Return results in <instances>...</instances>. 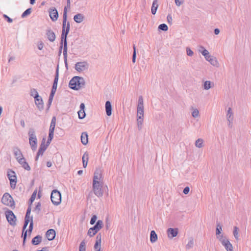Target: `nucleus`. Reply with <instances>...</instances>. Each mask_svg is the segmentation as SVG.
I'll return each instance as SVG.
<instances>
[{"mask_svg": "<svg viewBox=\"0 0 251 251\" xmlns=\"http://www.w3.org/2000/svg\"><path fill=\"white\" fill-rule=\"evenodd\" d=\"M86 243L84 241H82L79 247V251H86Z\"/></svg>", "mask_w": 251, "mask_h": 251, "instance_id": "obj_47", "label": "nucleus"}, {"mask_svg": "<svg viewBox=\"0 0 251 251\" xmlns=\"http://www.w3.org/2000/svg\"><path fill=\"white\" fill-rule=\"evenodd\" d=\"M98 182H102V172L100 169H97L94 173L93 183L95 184Z\"/></svg>", "mask_w": 251, "mask_h": 251, "instance_id": "obj_13", "label": "nucleus"}, {"mask_svg": "<svg viewBox=\"0 0 251 251\" xmlns=\"http://www.w3.org/2000/svg\"><path fill=\"white\" fill-rule=\"evenodd\" d=\"M226 118L228 122L233 121V114L232 112L231 108L229 107L226 114Z\"/></svg>", "mask_w": 251, "mask_h": 251, "instance_id": "obj_31", "label": "nucleus"}, {"mask_svg": "<svg viewBox=\"0 0 251 251\" xmlns=\"http://www.w3.org/2000/svg\"><path fill=\"white\" fill-rule=\"evenodd\" d=\"M56 124V118L53 117L52 118L51 123L50 126L49 133L48 136V143H50L51 140L53 138L54 131Z\"/></svg>", "mask_w": 251, "mask_h": 251, "instance_id": "obj_7", "label": "nucleus"}, {"mask_svg": "<svg viewBox=\"0 0 251 251\" xmlns=\"http://www.w3.org/2000/svg\"><path fill=\"white\" fill-rule=\"evenodd\" d=\"M37 46H38V49L39 50H42L44 47V44L42 41H40L38 43Z\"/></svg>", "mask_w": 251, "mask_h": 251, "instance_id": "obj_58", "label": "nucleus"}, {"mask_svg": "<svg viewBox=\"0 0 251 251\" xmlns=\"http://www.w3.org/2000/svg\"><path fill=\"white\" fill-rule=\"evenodd\" d=\"M3 18L6 19L7 20V21L8 22V23H12V21H13V20L10 18V17H9L7 15H5V14H4L3 15Z\"/></svg>", "mask_w": 251, "mask_h": 251, "instance_id": "obj_57", "label": "nucleus"}, {"mask_svg": "<svg viewBox=\"0 0 251 251\" xmlns=\"http://www.w3.org/2000/svg\"><path fill=\"white\" fill-rule=\"evenodd\" d=\"M85 82L82 77L75 76L73 77L69 82V86L70 88L78 90L84 87Z\"/></svg>", "mask_w": 251, "mask_h": 251, "instance_id": "obj_1", "label": "nucleus"}, {"mask_svg": "<svg viewBox=\"0 0 251 251\" xmlns=\"http://www.w3.org/2000/svg\"><path fill=\"white\" fill-rule=\"evenodd\" d=\"M102 221L101 220L98 221L93 227L89 228L87 232L88 235L90 237H93L102 227Z\"/></svg>", "mask_w": 251, "mask_h": 251, "instance_id": "obj_5", "label": "nucleus"}, {"mask_svg": "<svg viewBox=\"0 0 251 251\" xmlns=\"http://www.w3.org/2000/svg\"><path fill=\"white\" fill-rule=\"evenodd\" d=\"M5 216L9 224L11 226H15L16 224V218L13 212L10 210L5 211Z\"/></svg>", "mask_w": 251, "mask_h": 251, "instance_id": "obj_8", "label": "nucleus"}, {"mask_svg": "<svg viewBox=\"0 0 251 251\" xmlns=\"http://www.w3.org/2000/svg\"><path fill=\"white\" fill-rule=\"evenodd\" d=\"M239 229L238 227H237V226L234 227V230H233V235H234L235 238L237 241L239 239Z\"/></svg>", "mask_w": 251, "mask_h": 251, "instance_id": "obj_42", "label": "nucleus"}, {"mask_svg": "<svg viewBox=\"0 0 251 251\" xmlns=\"http://www.w3.org/2000/svg\"><path fill=\"white\" fill-rule=\"evenodd\" d=\"M15 59V57L14 56H9L8 58V63L11 62L12 61H14Z\"/></svg>", "mask_w": 251, "mask_h": 251, "instance_id": "obj_64", "label": "nucleus"}, {"mask_svg": "<svg viewBox=\"0 0 251 251\" xmlns=\"http://www.w3.org/2000/svg\"><path fill=\"white\" fill-rule=\"evenodd\" d=\"M194 246V240L192 238L189 239L188 244L186 245V249L189 250L191 249Z\"/></svg>", "mask_w": 251, "mask_h": 251, "instance_id": "obj_43", "label": "nucleus"}, {"mask_svg": "<svg viewBox=\"0 0 251 251\" xmlns=\"http://www.w3.org/2000/svg\"><path fill=\"white\" fill-rule=\"evenodd\" d=\"M46 236L50 241L52 240L55 237V231L53 229H49L46 233Z\"/></svg>", "mask_w": 251, "mask_h": 251, "instance_id": "obj_24", "label": "nucleus"}, {"mask_svg": "<svg viewBox=\"0 0 251 251\" xmlns=\"http://www.w3.org/2000/svg\"><path fill=\"white\" fill-rule=\"evenodd\" d=\"M144 117L138 116L137 117V127L138 129L140 130L142 128Z\"/></svg>", "mask_w": 251, "mask_h": 251, "instance_id": "obj_35", "label": "nucleus"}, {"mask_svg": "<svg viewBox=\"0 0 251 251\" xmlns=\"http://www.w3.org/2000/svg\"><path fill=\"white\" fill-rule=\"evenodd\" d=\"M29 222H30V224H29V226L28 227V229L26 230L25 231V230L24 232L23 231L22 236L23 237V244H24L25 243V240H26V238L27 237V232H28L29 235H30L31 234V233L33 229V220H30Z\"/></svg>", "mask_w": 251, "mask_h": 251, "instance_id": "obj_15", "label": "nucleus"}, {"mask_svg": "<svg viewBox=\"0 0 251 251\" xmlns=\"http://www.w3.org/2000/svg\"><path fill=\"white\" fill-rule=\"evenodd\" d=\"M189 191H190V188L188 186H187L184 188V189H183V192L184 194H187L189 193Z\"/></svg>", "mask_w": 251, "mask_h": 251, "instance_id": "obj_60", "label": "nucleus"}, {"mask_svg": "<svg viewBox=\"0 0 251 251\" xmlns=\"http://www.w3.org/2000/svg\"><path fill=\"white\" fill-rule=\"evenodd\" d=\"M36 193L35 192H34L32 195H31L30 198V201L31 202V203H32L35 200V197H36Z\"/></svg>", "mask_w": 251, "mask_h": 251, "instance_id": "obj_59", "label": "nucleus"}, {"mask_svg": "<svg viewBox=\"0 0 251 251\" xmlns=\"http://www.w3.org/2000/svg\"><path fill=\"white\" fill-rule=\"evenodd\" d=\"M42 241V236L40 235H37L34 237L32 240V244L34 245H38Z\"/></svg>", "mask_w": 251, "mask_h": 251, "instance_id": "obj_33", "label": "nucleus"}, {"mask_svg": "<svg viewBox=\"0 0 251 251\" xmlns=\"http://www.w3.org/2000/svg\"><path fill=\"white\" fill-rule=\"evenodd\" d=\"M195 146L199 148H201L203 146V140L201 138L197 139L195 142Z\"/></svg>", "mask_w": 251, "mask_h": 251, "instance_id": "obj_39", "label": "nucleus"}, {"mask_svg": "<svg viewBox=\"0 0 251 251\" xmlns=\"http://www.w3.org/2000/svg\"><path fill=\"white\" fill-rule=\"evenodd\" d=\"M137 107H144L143 99L141 96L139 97Z\"/></svg>", "mask_w": 251, "mask_h": 251, "instance_id": "obj_49", "label": "nucleus"}, {"mask_svg": "<svg viewBox=\"0 0 251 251\" xmlns=\"http://www.w3.org/2000/svg\"><path fill=\"white\" fill-rule=\"evenodd\" d=\"M178 228H169L167 230L168 238L172 239L173 238L176 237L178 234Z\"/></svg>", "mask_w": 251, "mask_h": 251, "instance_id": "obj_18", "label": "nucleus"}, {"mask_svg": "<svg viewBox=\"0 0 251 251\" xmlns=\"http://www.w3.org/2000/svg\"><path fill=\"white\" fill-rule=\"evenodd\" d=\"M29 142L31 148L33 151L37 149V140L33 129H30L28 131Z\"/></svg>", "mask_w": 251, "mask_h": 251, "instance_id": "obj_3", "label": "nucleus"}, {"mask_svg": "<svg viewBox=\"0 0 251 251\" xmlns=\"http://www.w3.org/2000/svg\"><path fill=\"white\" fill-rule=\"evenodd\" d=\"M13 153L17 161L24 158L21 151L17 147L13 148Z\"/></svg>", "mask_w": 251, "mask_h": 251, "instance_id": "obj_19", "label": "nucleus"}, {"mask_svg": "<svg viewBox=\"0 0 251 251\" xmlns=\"http://www.w3.org/2000/svg\"><path fill=\"white\" fill-rule=\"evenodd\" d=\"M133 53L132 55V62L133 63L135 62L136 61V48L135 46H133Z\"/></svg>", "mask_w": 251, "mask_h": 251, "instance_id": "obj_53", "label": "nucleus"}, {"mask_svg": "<svg viewBox=\"0 0 251 251\" xmlns=\"http://www.w3.org/2000/svg\"><path fill=\"white\" fill-rule=\"evenodd\" d=\"M157 240V235L154 230H152L150 234V241L151 242L153 243Z\"/></svg>", "mask_w": 251, "mask_h": 251, "instance_id": "obj_32", "label": "nucleus"}, {"mask_svg": "<svg viewBox=\"0 0 251 251\" xmlns=\"http://www.w3.org/2000/svg\"><path fill=\"white\" fill-rule=\"evenodd\" d=\"M49 15L51 20L54 22L56 21L58 18V11L55 7H51L49 9Z\"/></svg>", "mask_w": 251, "mask_h": 251, "instance_id": "obj_14", "label": "nucleus"}, {"mask_svg": "<svg viewBox=\"0 0 251 251\" xmlns=\"http://www.w3.org/2000/svg\"><path fill=\"white\" fill-rule=\"evenodd\" d=\"M67 7H65L63 11V22H62V30L64 29V31H65V28L66 27V25L67 24Z\"/></svg>", "mask_w": 251, "mask_h": 251, "instance_id": "obj_26", "label": "nucleus"}, {"mask_svg": "<svg viewBox=\"0 0 251 251\" xmlns=\"http://www.w3.org/2000/svg\"><path fill=\"white\" fill-rule=\"evenodd\" d=\"M192 115L194 118H197L199 116V111L198 109H195L192 113Z\"/></svg>", "mask_w": 251, "mask_h": 251, "instance_id": "obj_52", "label": "nucleus"}, {"mask_svg": "<svg viewBox=\"0 0 251 251\" xmlns=\"http://www.w3.org/2000/svg\"><path fill=\"white\" fill-rule=\"evenodd\" d=\"M50 199L52 203L54 205H59L61 201V195L60 192L57 190H53L51 193Z\"/></svg>", "mask_w": 251, "mask_h": 251, "instance_id": "obj_4", "label": "nucleus"}, {"mask_svg": "<svg viewBox=\"0 0 251 251\" xmlns=\"http://www.w3.org/2000/svg\"><path fill=\"white\" fill-rule=\"evenodd\" d=\"M186 53L189 56H192L194 54L193 51L188 47L186 48Z\"/></svg>", "mask_w": 251, "mask_h": 251, "instance_id": "obj_54", "label": "nucleus"}, {"mask_svg": "<svg viewBox=\"0 0 251 251\" xmlns=\"http://www.w3.org/2000/svg\"><path fill=\"white\" fill-rule=\"evenodd\" d=\"M89 68V65L85 61L78 62L75 64V68L78 72H82L87 70Z\"/></svg>", "mask_w": 251, "mask_h": 251, "instance_id": "obj_10", "label": "nucleus"}, {"mask_svg": "<svg viewBox=\"0 0 251 251\" xmlns=\"http://www.w3.org/2000/svg\"><path fill=\"white\" fill-rule=\"evenodd\" d=\"M106 113L108 116H110V100H107L105 103Z\"/></svg>", "mask_w": 251, "mask_h": 251, "instance_id": "obj_48", "label": "nucleus"}, {"mask_svg": "<svg viewBox=\"0 0 251 251\" xmlns=\"http://www.w3.org/2000/svg\"><path fill=\"white\" fill-rule=\"evenodd\" d=\"M1 201L5 205L9 206L13 208L15 207L14 201L8 193H5L3 194L1 200Z\"/></svg>", "mask_w": 251, "mask_h": 251, "instance_id": "obj_2", "label": "nucleus"}, {"mask_svg": "<svg viewBox=\"0 0 251 251\" xmlns=\"http://www.w3.org/2000/svg\"><path fill=\"white\" fill-rule=\"evenodd\" d=\"M63 56L64 62L66 66L67 65V41L64 42V47H63Z\"/></svg>", "mask_w": 251, "mask_h": 251, "instance_id": "obj_30", "label": "nucleus"}, {"mask_svg": "<svg viewBox=\"0 0 251 251\" xmlns=\"http://www.w3.org/2000/svg\"><path fill=\"white\" fill-rule=\"evenodd\" d=\"M222 230V226L220 225V224H218L216 229V235H220V234L221 233Z\"/></svg>", "mask_w": 251, "mask_h": 251, "instance_id": "obj_51", "label": "nucleus"}, {"mask_svg": "<svg viewBox=\"0 0 251 251\" xmlns=\"http://www.w3.org/2000/svg\"><path fill=\"white\" fill-rule=\"evenodd\" d=\"M200 49L199 51L204 56L205 59L207 60L211 56L208 52V51L204 49L203 46H200Z\"/></svg>", "mask_w": 251, "mask_h": 251, "instance_id": "obj_25", "label": "nucleus"}, {"mask_svg": "<svg viewBox=\"0 0 251 251\" xmlns=\"http://www.w3.org/2000/svg\"><path fill=\"white\" fill-rule=\"evenodd\" d=\"M35 100V103L38 109L40 111H42L44 109V102L41 97L39 96V98H37Z\"/></svg>", "mask_w": 251, "mask_h": 251, "instance_id": "obj_20", "label": "nucleus"}, {"mask_svg": "<svg viewBox=\"0 0 251 251\" xmlns=\"http://www.w3.org/2000/svg\"><path fill=\"white\" fill-rule=\"evenodd\" d=\"M57 84L53 83L52 89L51 91L56 92L57 89Z\"/></svg>", "mask_w": 251, "mask_h": 251, "instance_id": "obj_63", "label": "nucleus"}, {"mask_svg": "<svg viewBox=\"0 0 251 251\" xmlns=\"http://www.w3.org/2000/svg\"><path fill=\"white\" fill-rule=\"evenodd\" d=\"M207 61L209 62L210 64L214 66L218 67V62L216 57L214 56H211Z\"/></svg>", "mask_w": 251, "mask_h": 251, "instance_id": "obj_36", "label": "nucleus"}, {"mask_svg": "<svg viewBox=\"0 0 251 251\" xmlns=\"http://www.w3.org/2000/svg\"><path fill=\"white\" fill-rule=\"evenodd\" d=\"M97 219V216L95 215H93V216L92 217L91 220H90V224L94 225Z\"/></svg>", "mask_w": 251, "mask_h": 251, "instance_id": "obj_55", "label": "nucleus"}, {"mask_svg": "<svg viewBox=\"0 0 251 251\" xmlns=\"http://www.w3.org/2000/svg\"><path fill=\"white\" fill-rule=\"evenodd\" d=\"M7 176L10 180L11 187L14 189L17 182V177L15 176V173L12 170H9L7 172Z\"/></svg>", "mask_w": 251, "mask_h": 251, "instance_id": "obj_9", "label": "nucleus"}, {"mask_svg": "<svg viewBox=\"0 0 251 251\" xmlns=\"http://www.w3.org/2000/svg\"><path fill=\"white\" fill-rule=\"evenodd\" d=\"M158 5L157 2L153 1L152 6L151 8V13L153 15H155L156 13L157 9L158 8Z\"/></svg>", "mask_w": 251, "mask_h": 251, "instance_id": "obj_37", "label": "nucleus"}, {"mask_svg": "<svg viewBox=\"0 0 251 251\" xmlns=\"http://www.w3.org/2000/svg\"><path fill=\"white\" fill-rule=\"evenodd\" d=\"M58 78H59V70H58V67H57V68L55 71V77H54V81H53L54 84H57Z\"/></svg>", "mask_w": 251, "mask_h": 251, "instance_id": "obj_45", "label": "nucleus"}, {"mask_svg": "<svg viewBox=\"0 0 251 251\" xmlns=\"http://www.w3.org/2000/svg\"><path fill=\"white\" fill-rule=\"evenodd\" d=\"M18 163L22 165V166L26 170L29 171L30 170V167L29 166L28 164L25 161V158L22 159L21 160L18 161Z\"/></svg>", "mask_w": 251, "mask_h": 251, "instance_id": "obj_27", "label": "nucleus"}, {"mask_svg": "<svg viewBox=\"0 0 251 251\" xmlns=\"http://www.w3.org/2000/svg\"><path fill=\"white\" fill-rule=\"evenodd\" d=\"M217 238H219V241L227 251H233L232 244L226 238L223 237V235L217 237Z\"/></svg>", "mask_w": 251, "mask_h": 251, "instance_id": "obj_6", "label": "nucleus"}, {"mask_svg": "<svg viewBox=\"0 0 251 251\" xmlns=\"http://www.w3.org/2000/svg\"><path fill=\"white\" fill-rule=\"evenodd\" d=\"M84 19V16L81 13L75 15L74 17V21L77 23H81Z\"/></svg>", "mask_w": 251, "mask_h": 251, "instance_id": "obj_28", "label": "nucleus"}, {"mask_svg": "<svg viewBox=\"0 0 251 251\" xmlns=\"http://www.w3.org/2000/svg\"><path fill=\"white\" fill-rule=\"evenodd\" d=\"M81 143L86 145L88 143V135L86 132H83L81 135Z\"/></svg>", "mask_w": 251, "mask_h": 251, "instance_id": "obj_34", "label": "nucleus"}, {"mask_svg": "<svg viewBox=\"0 0 251 251\" xmlns=\"http://www.w3.org/2000/svg\"><path fill=\"white\" fill-rule=\"evenodd\" d=\"M70 29V25L69 22H67L66 27L65 28V31H64V29L62 30L61 34V38H62V42L67 41V35L69 32Z\"/></svg>", "mask_w": 251, "mask_h": 251, "instance_id": "obj_17", "label": "nucleus"}, {"mask_svg": "<svg viewBox=\"0 0 251 251\" xmlns=\"http://www.w3.org/2000/svg\"><path fill=\"white\" fill-rule=\"evenodd\" d=\"M32 12V8H29L27 9L26 10H25L23 14H22V18H24L27 16V15H29Z\"/></svg>", "mask_w": 251, "mask_h": 251, "instance_id": "obj_44", "label": "nucleus"}, {"mask_svg": "<svg viewBox=\"0 0 251 251\" xmlns=\"http://www.w3.org/2000/svg\"><path fill=\"white\" fill-rule=\"evenodd\" d=\"M85 105L83 103H81L80 105V110L78 111V118L80 119H83L85 116L86 114L84 111Z\"/></svg>", "mask_w": 251, "mask_h": 251, "instance_id": "obj_23", "label": "nucleus"}, {"mask_svg": "<svg viewBox=\"0 0 251 251\" xmlns=\"http://www.w3.org/2000/svg\"><path fill=\"white\" fill-rule=\"evenodd\" d=\"M30 96L33 97L34 99H36L37 98H39L40 96L37 90L34 88H32L31 89Z\"/></svg>", "mask_w": 251, "mask_h": 251, "instance_id": "obj_41", "label": "nucleus"}, {"mask_svg": "<svg viewBox=\"0 0 251 251\" xmlns=\"http://www.w3.org/2000/svg\"><path fill=\"white\" fill-rule=\"evenodd\" d=\"M40 210H41V203L40 202H38L33 211L34 212H35L37 214H39Z\"/></svg>", "mask_w": 251, "mask_h": 251, "instance_id": "obj_50", "label": "nucleus"}, {"mask_svg": "<svg viewBox=\"0 0 251 251\" xmlns=\"http://www.w3.org/2000/svg\"><path fill=\"white\" fill-rule=\"evenodd\" d=\"M138 116L144 117V107H137V117Z\"/></svg>", "mask_w": 251, "mask_h": 251, "instance_id": "obj_40", "label": "nucleus"}, {"mask_svg": "<svg viewBox=\"0 0 251 251\" xmlns=\"http://www.w3.org/2000/svg\"><path fill=\"white\" fill-rule=\"evenodd\" d=\"M63 45H64V42H62V38H61V43H60V46L59 47V54H61V53L62 52Z\"/></svg>", "mask_w": 251, "mask_h": 251, "instance_id": "obj_62", "label": "nucleus"}, {"mask_svg": "<svg viewBox=\"0 0 251 251\" xmlns=\"http://www.w3.org/2000/svg\"><path fill=\"white\" fill-rule=\"evenodd\" d=\"M31 207L29 206L27 208V209L26 210L25 218V223L23 226V232L24 230L26 229L29 222H30V220H33V217L30 216V212H31Z\"/></svg>", "mask_w": 251, "mask_h": 251, "instance_id": "obj_12", "label": "nucleus"}, {"mask_svg": "<svg viewBox=\"0 0 251 251\" xmlns=\"http://www.w3.org/2000/svg\"><path fill=\"white\" fill-rule=\"evenodd\" d=\"M159 30L166 31L168 29V26L165 24H160L158 27Z\"/></svg>", "mask_w": 251, "mask_h": 251, "instance_id": "obj_46", "label": "nucleus"}, {"mask_svg": "<svg viewBox=\"0 0 251 251\" xmlns=\"http://www.w3.org/2000/svg\"><path fill=\"white\" fill-rule=\"evenodd\" d=\"M167 19L168 23L172 24V17L171 15L169 14L167 17Z\"/></svg>", "mask_w": 251, "mask_h": 251, "instance_id": "obj_61", "label": "nucleus"}, {"mask_svg": "<svg viewBox=\"0 0 251 251\" xmlns=\"http://www.w3.org/2000/svg\"><path fill=\"white\" fill-rule=\"evenodd\" d=\"M82 163L83 166L84 168H86L87 165L88 159H89V154L87 152H85L82 156Z\"/></svg>", "mask_w": 251, "mask_h": 251, "instance_id": "obj_29", "label": "nucleus"}, {"mask_svg": "<svg viewBox=\"0 0 251 251\" xmlns=\"http://www.w3.org/2000/svg\"><path fill=\"white\" fill-rule=\"evenodd\" d=\"M50 143H48V140L46 144H45V138H43L39 149L37 152H38V155H43L44 152L46 150L47 147L49 146Z\"/></svg>", "mask_w": 251, "mask_h": 251, "instance_id": "obj_16", "label": "nucleus"}, {"mask_svg": "<svg viewBox=\"0 0 251 251\" xmlns=\"http://www.w3.org/2000/svg\"><path fill=\"white\" fill-rule=\"evenodd\" d=\"M212 84L213 85V86L214 85L213 83H212L210 81H209V80L205 81L203 84L204 89L206 90L209 89L210 88H211L212 87V86H211Z\"/></svg>", "mask_w": 251, "mask_h": 251, "instance_id": "obj_38", "label": "nucleus"}, {"mask_svg": "<svg viewBox=\"0 0 251 251\" xmlns=\"http://www.w3.org/2000/svg\"><path fill=\"white\" fill-rule=\"evenodd\" d=\"M46 35L47 36L48 40L50 41L53 42L55 41V38H56L55 33L50 29H48L47 30Z\"/></svg>", "mask_w": 251, "mask_h": 251, "instance_id": "obj_22", "label": "nucleus"}, {"mask_svg": "<svg viewBox=\"0 0 251 251\" xmlns=\"http://www.w3.org/2000/svg\"><path fill=\"white\" fill-rule=\"evenodd\" d=\"M184 0H175V3L177 6L181 5L183 2Z\"/></svg>", "mask_w": 251, "mask_h": 251, "instance_id": "obj_56", "label": "nucleus"}, {"mask_svg": "<svg viewBox=\"0 0 251 251\" xmlns=\"http://www.w3.org/2000/svg\"><path fill=\"white\" fill-rule=\"evenodd\" d=\"M101 238V234L99 233L97 235L96 243L94 245V249L96 250V251H100V250Z\"/></svg>", "mask_w": 251, "mask_h": 251, "instance_id": "obj_21", "label": "nucleus"}, {"mask_svg": "<svg viewBox=\"0 0 251 251\" xmlns=\"http://www.w3.org/2000/svg\"><path fill=\"white\" fill-rule=\"evenodd\" d=\"M102 182H98L96 183H93V190L94 194L98 197H100L102 195V191L101 190L102 188Z\"/></svg>", "mask_w": 251, "mask_h": 251, "instance_id": "obj_11", "label": "nucleus"}]
</instances>
